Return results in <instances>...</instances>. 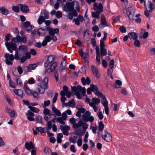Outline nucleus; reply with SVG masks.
Returning <instances> with one entry per match:
<instances>
[{
	"mask_svg": "<svg viewBox=\"0 0 155 155\" xmlns=\"http://www.w3.org/2000/svg\"><path fill=\"white\" fill-rule=\"evenodd\" d=\"M56 120L58 123L63 125H64L65 124V122L64 121L65 120H64V119L61 117H58L56 119Z\"/></svg>",
	"mask_w": 155,
	"mask_h": 155,
	"instance_id": "49530a36",
	"label": "nucleus"
},
{
	"mask_svg": "<svg viewBox=\"0 0 155 155\" xmlns=\"http://www.w3.org/2000/svg\"><path fill=\"white\" fill-rule=\"evenodd\" d=\"M103 6L101 3L98 5L97 3H94L93 6V9L96 11L102 12H103Z\"/></svg>",
	"mask_w": 155,
	"mask_h": 155,
	"instance_id": "4468645a",
	"label": "nucleus"
},
{
	"mask_svg": "<svg viewBox=\"0 0 155 155\" xmlns=\"http://www.w3.org/2000/svg\"><path fill=\"white\" fill-rule=\"evenodd\" d=\"M19 5H20V9L22 12H26L29 11V9L27 6L21 4H20Z\"/></svg>",
	"mask_w": 155,
	"mask_h": 155,
	"instance_id": "c85d7f7f",
	"label": "nucleus"
},
{
	"mask_svg": "<svg viewBox=\"0 0 155 155\" xmlns=\"http://www.w3.org/2000/svg\"><path fill=\"white\" fill-rule=\"evenodd\" d=\"M46 19L42 16H40L38 19V22L39 25H41L44 22Z\"/></svg>",
	"mask_w": 155,
	"mask_h": 155,
	"instance_id": "58836bf2",
	"label": "nucleus"
},
{
	"mask_svg": "<svg viewBox=\"0 0 155 155\" xmlns=\"http://www.w3.org/2000/svg\"><path fill=\"white\" fill-rule=\"evenodd\" d=\"M74 2H68L64 6L63 8L64 11L66 12H72L74 10Z\"/></svg>",
	"mask_w": 155,
	"mask_h": 155,
	"instance_id": "20e7f679",
	"label": "nucleus"
},
{
	"mask_svg": "<svg viewBox=\"0 0 155 155\" xmlns=\"http://www.w3.org/2000/svg\"><path fill=\"white\" fill-rule=\"evenodd\" d=\"M26 115L27 117H34L35 116L34 114L31 112V110H28L27 113H26Z\"/></svg>",
	"mask_w": 155,
	"mask_h": 155,
	"instance_id": "6e6d98bb",
	"label": "nucleus"
},
{
	"mask_svg": "<svg viewBox=\"0 0 155 155\" xmlns=\"http://www.w3.org/2000/svg\"><path fill=\"white\" fill-rule=\"evenodd\" d=\"M2 13L3 15H7L9 13V11L4 7H0V13Z\"/></svg>",
	"mask_w": 155,
	"mask_h": 155,
	"instance_id": "4be33fe9",
	"label": "nucleus"
},
{
	"mask_svg": "<svg viewBox=\"0 0 155 155\" xmlns=\"http://www.w3.org/2000/svg\"><path fill=\"white\" fill-rule=\"evenodd\" d=\"M120 30L122 33H125L127 31V30L125 27L124 26H122L120 28Z\"/></svg>",
	"mask_w": 155,
	"mask_h": 155,
	"instance_id": "13d9d810",
	"label": "nucleus"
},
{
	"mask_svg": "<svg viewBox=\"0 0 155 155\" xmlns=\"http://www.w3.org/2000/svg\"><path fill=\"white\" fill-rule=\"evenodd\" d=\"M134 9L131 7L128 8L127 9V15L130 20H133L134 19Z\"/></svg>",
	"mask_w": 155,
	"mask_h": 155,
	"instance_id": "1a4fd4ad",
	"label": "nucleus"
},
{
	"mask_svg": "<svg viewBox=\"0 0 155 155\" xmlns=\"http://www.w3.org/2000/svg\"><path fill=\"white\" fill-rule=\"evenodd\" d=\"M57 65V63L56 62H54L52 63L51 64L49 65V67L47 69V72L48 73H50L54 71Z\"/></svg>",
	"mask_w": 155,
	"mask_h": 155,
	"instance_id": "2eb2a0df",
	"label": "nucleus"
},
{
	"mask_svg": "<svg viewBox=\"0 0 155 155\" xmlns=\"http://www.w3.org/2000/svg\"><path fill=\"white\" fill-rule=\"evenodd\" d=\"M101 29H103L104 27H108L109 25L106 21L105 18L104 16H102L101 20Z\"/></svg>",
	"mask_w": 155,
	"mask_h": 155,
	"instance_id": "dca6fc26",
	"label": "nucleus"
},
{
	"mask_svg": "<svg viewBox=\"0 0 155 155\" xmlns=\"http://www.w3.org/2000/svg\"><path fill=\"white\" fill-rule=\"evenodd\" d=\"M60 128L61 129H63L65 130H69L70 129V127L68 125H65L63 126L62 125H61L60 126Z\"/></svg>",
	"mask_w": 155,
	"mask_h": 155,
	"instance_id": "09e8293b",
	"label": "nucleus"
},
{
	"mask_svg": "<svg viewBox=\"0 0 155 155\" xmlns=\"http://www.w3.org/2000/svg\"><path fill=\"white\" fill-rule=\"evenodd\" d=\"M47 31V28L46 29L40 28L37 31V33L39 36H42L46 34Z\"/></svg>",
	"mask_w": 155,
	"mask_h": 155,
	"instance_id": "393cba45",
	"label": "nucleus"
},
{
	"mask_svg": "<svg viewBox=\"0 0 155 155\" xmlns=\"http://www.w3.org/2000/svg\"><path fill=\"white\" fill-rule=\"evenodd\" d=\"M92 69L93 73L98 78L99 77L98 74L99 70L98 68L96 67L93 66Z\"/></svg>",
	"mask_w": 155,
	"mask_h": 155,
	"instance_id": "c756f323",
	"label": "nucleus"
},
{
	"mask_svg": "<svg viewBox=\"0 0 155 155\" xmlns=\"http://www.w3.org/2000/svg\"><path fill=\"white\" fill-rule=\"evenodd\" d=\"M37 67V65L35 64H30L28 66L27 68L29 70L35 69Z\"/></svg>",
	"mask_w": 155,
	"mask_h": 155,
	"instance_id": "a18cd8bd",
	"label": "nucleus"
},
{
	"mask_svg": "<svg viewBox=\"0 0 155 155\" xmlns=\"http://www.w3.org/2000/svg\"><path fill=\"white\" fill-rule=\"evenodd\" d=\"M68 106L71 107H74L75 103L74 100L69 101L68 102Z\"/></svg>",
	"mask_w": 155,
	"mask_h": 155,
	"instance_id": "8fccbe9b",
	"label": "nucleus"
},
{
	"mask_svg": "<svg viewBox=\"0 0 155 155\" xmlns=\"http://www.w3.org/2000/svg\"><path fill=\"white\" fill-rule=\"evenodd\" d=\"M42 15H43L44 16V18H45L46 19H48L49 18L48 14L49 12L46 11L44 9H42L41 10V13Z\"/></svg>",
	"mask_w": 155,
	"mask_h": 155,
	"instance_id": "2f4dec72",
	"label": "nucleus"
},
{
	"mask_svg": "<svg viewBox=\"0 0 155 155\" xmlns=\"http://www.w3.org/2000/svg\"><path fill=\"white\" fill-rule=\"evenodd\" d=\"M52 110L57 117H59L61 116V114L59 110L55 108L53 105L52 107Z\"/></svg>",
	"mask_w": 155,
	"mask_h": 155,
	"instance_id": "a878e982",
	"label": "nucleus"
},
{
	"mask_svg": "<svg viewBox=\"0 0 155 155\" xmlns=\"http://www.w3.org/2000/svg\"><path fill=\"white\" fill-rule=\"evenodd\" d=\"M67 61L65 60L62 61L61 65L60 67V69L61 70H63L65 69L66 66Z\"/></svg>",
	"mask_w": 155,
	"mask_h": 155,
	"instance_id": "f704fd0d",
	"label": "nucleus"
},
{
	"mask_svg": "<svg viewBox=\"0 0 155 155\" xmlns=\"http://www.w3.org/2000/svg\"><path fill=\"white\" fill-rule=\"evenodd\" d=\"M102 98L101 103L104 107V109L106 114L108 115L109 113V107L108 106V102L105 96H103Z\"/></svg>",
	"mask_w": 155,
	"mask_h": 155,
	"instance_id": "423d86ee",
	"label": "nucleus"
},
{
	"mask_svg": "<svg viewBox=\"0 0 155 155\" xmlns=\"http://www.w3.org/2000/svg\"><path fill=\"white\" fill-rule=\"evenodd\" d=\"M35 120L37 123H42V117L40 115H37L35 117Z\"/></svg>",
	"mask_w": 155,
	"mask_h": 155,
	"instance_id": "a19ab883",
	"label": "nucleus"
},
{
	"mask_svg": "<svg viewBox=\"0 0 155 155\" xmlns=\"http://www.w3.org/2000/svg\"><path fill=\"white\" fill-rule=\"evenodd\" d=\"M83 129L84 131H85L88 128V125L87 123H83Z\"/></svg>",
	"mask_w": 155,
	"mask_h": 155,
	"instance_id": "680f3d73",
	"label": "nucleus"
},
{
	"mask_svg": "<svg viewBox=\"0 0 155 155\" xmlns=\"http://www.w3.org/2000/svg\"><path fill=\"white\" fill-rule=\"evenodd\" d=\"M24 89L25 92L27 94H30L31 93V92L29 88L25 87Z\"/></svg>",
	"mask_w": 155,
	"mask_h": 155,
	"instance_id": "338daca9",
	"label": "nucleus"
},
{
	"mask_svg": "<svg viewBox=\"0 0 155 155\" xmlns=\"http://www.w3.org/2000/svg\"><path fill=\"white\" fill-rule=\"evenodd\" d=\"M94 120V118L93 116H89L87 119H86L84 121H89L91 122H93Z\"/></svg>",
	"mask_w": 155,
	"mask_h": 155,
	"instance_id": "e2e57ef3",
	"label": "nucleus"
},
{
	"mask_svg": "<svg viewBox=\"0 0 155 155\" xmlns=\"http://www.w3.org/2000/svg\"><path fill=\"white\" fill-rule=\"evenodd\" d=\"M36 130H35L33 129L34 134L35 135H37L39 132L41 133H43L46 132V129L45 130V128L42 127H36Z\"/></svg>",
	"mask_w": 155,
	"mask_h": 155,
	"instance_id": "a211bd4d",
	"label": "nucleus"
},
{
	"mask_svg": "<svg viewBox=\"0 0 155 155\" xmlns=\"http://www.w3.org/2000/svg\"><path fill=\"white\" fill-rule=\"evenodd\" d=\"M91 88L92 91L94 92L95 94L97 96L101 98L103 96V94L100 92L96 85L93 84L91 85Z\"/></svg>",
	"mask_w": 155,
	"mask_h": 155,
	"instance_id": "9b49d317",
	"label": "nucleus"
},
{
	"mask_svg": "<svg viewBox=\"0 0 155 155\" xmlns=\"http://www.w3.org/2000/svg\"><path fill=\"white\" fill-rule=\"evenodd\" d=\"M12 10L16 12H18L19 11V7L17 6H14L12 7Z\"/></svg>",
	"mask_w": 155,
	"mask_h": 155,
	"instance_id": "5fc2aeb1",
	"label": "nucleus"
},
{
	"mask_svg": "<svg viewBox=\"0 0 155 155\" xmlns=\"http://www.w3.org/2000/svg\"><path fill=\"white\" fill-rule=\"evenodd\" d=\"M122 83L121 81L117 80L115 82V84L114 85L116 88H120V86L122 85Z\"/></svg>",
	"mask_w": 155,
	"mask_h": 155,
	"instance_id": "4c0bfd02",
	"label": "nucleus"
},
{
	"mask_svg": "<svg viewBox=\"0 0 155 155\" xmlns=\"http://www.w3.org/2000/svg\"><path fill=\"white\" fill-rule=\"evenodd\" d=\"M9 85L10 87L13 88L16 87V85L11 80H10L9 81Z\"/></svg>",
	"mask_w": 155,
	"mask_h": 155,
	"instance_id": "69168bd1",
	"label": "nucleus"
},
{
	"mask_svg": "<svg viewBox=\"0 0 155 155\" xmlns=\"http://www.w3.org/2000/svg\"><path fill=\"white\" fill-rule=\"evenodd\" d=\"M19 49L21 54H25L27 51L28 47L26 45H23L19 47Z\"/></svg>",
	"mask_w": 155,
	"mask_h": 155,
	"instance_id": "412c9836",
	"label": "nucleus"
},
{
	"mask_svg": "<svg viewBox=\"0 0 155 155\" xmlns=\"http://www.w3.org/2000/svg\"><path fill=\"white\" fill-rule=\"evenodd\" d=\"M31 94H32L34 98H36L38 97V93L35 91H33L32 92H31Z\"/></svg>",
	"mask_w": 155,
	"mask_h": 155,
	"instance_id": "052dcab7",
	"label": "nucleus"
},
{
	"mask_svg": "<svg viewBox=\"0 0 155 155\" xmlns=\"http://www.w3.org/2000/svg\"><path fill=\"white\" fill-rule=\"evenodd\" d=\"M97 115L98 116L99 119L101 120L103 119L104 116L101 111L97 113Z\"/></svg>",
	"mask_w": 155,
	"mask_h": 155,
	"instance_id": "4d7b16f0",
	"label": "nucleus"
},
{
	"mask_svg": "<svg viewBox=\"0 0 155 155\" xmlns=\"http://www.w3.org/2000/svg\"><path fill=\"white\" fill-rule=\"evenodd\" d=\"M43 114L44 115H48L49 116H51L54 115L52 114L51 112V111L48 108L44 109L43 111Z\"/></svg>",
	"mask_w": 155,
	"mask_h": 155,
	"instance_id": "473e14b6",
	"label": "nucleus"
},
{
	"mask_svg": "<svg viewBox=\"0 0 155 155\" xmlns=\"http://www.w3.org/2000/svg\"><path fill=\"white\" fill-rule=\"evenodd\" d=\"M60 95L61 96V101L63 103L66 100V98L64 97L65 94H64L63 91H61Z\"/></svg>",
	"mask_w": 155,
	"mask_h": 155,
	"instance_id": "79ce46f5",
	"label": "nucleus"
},
{
	"mask_svg": "<svg viewBox=\"0 0 155 155\" xmlns=\"http://www.w3.org/2000/svg\"><path fill=\"white\" fill-rule=\"evenodd\" d=\"M37 90L41 94H43L45 92V90L47 88H46L45 87H42L41 85H37Z\"/></svg>",
	"mask_w": 155,
	"mask_h": 155,
	"instance_id": "b1692460",
	"label": "nucleus"
},
{
	"mask_svg": "<svg viewBox=\"0 0 155 155\" xmlns=\"http://www.w3.org/2000/svg\"><path fill=\"white\" fill-rule=\"evenodd\" d=\"M97 128V126L95 127L91 126L90 127V129H92V131L94 134L96 133Z\"/></svg>",
	"mask_w": 155,
	"mask_h": 155,
	"instance_id": "0e129e2a",
	"label": "nucleus"
},
{
	"mask_svg": "<svg viewBox=\"0 0 155 155\" xmlns=\"http://www.w3.org/2000/svg\"><path fill=\"white\" fill-rule=\"evenodd\" d=\"M55 57L53 55H50L48 57L47 60L44 63L45 68H47L54 61Z\"/></svg>",
	"mask_w": 155,
	"mask_h": 155,
	"instance_id": "ddd939ff",
	"label": "nucleus"
},
{
	"mask_svg": "<svg viewBox=\"0 0 155 155\" xmlns=\"http://www.w3.org/2000/svg\"><path fill=\"white\" fill-rule=\"evenodd\" d=\"M114 59H112L110 62L109 64V67L110 68L112 69L114 68Z\"/></svg>",
	"mask_w": 155,
	"mask_h": 155,
	"instance_id": "bf43d9fd",
	"label": "nucleus"
},
{
	"mask_svg": "<svg viewBox=\"0 0 155 155\" xmlns=\"http://www.w3.org/2000/svg\"><path fill=\"white\" fill-rule=\"evenodd\" d=\"M35 81L33 78H30L28 80V83L29 84H33L35 83Z\"/></svg>",
	"mask_w": 155,
	"mask_h": 155,
	"instance_id": "774afa93",
	"label": "nucleus"
},
{
	"mask_svg": "<svg viewBox=\"0 0 155 155\" xmlns=\"http://www.w3.org/2000/svg\"><path fill=\"white\" fill-rule=\"evenodd\" d=\"M14 93L16 95L23 98V92L21 89H15L13 90Z\"/></svg>",
	"mask_w": 155,
	"mask_h": 155,
	"instance_id": "aec40b11",
	"label": "nucleus"
},
{
	"mask_svg": "<svg viewBox=\"0 0 155 155\" xmlns=\"http://www.w3.org/2000/svg\"><path fill=\"white\" fill-rule=\"evenodd\" d=\"M48 77H45L42 80L41 82V84L46 88H48Z\"/></svg>",
	"mask_w": 155,
	"mask_h": 155,
	"instance_id": "cd10ccee",
	"label": "nucleus"
},
{
	"mask_svg": "<svg viewBox=\"0 0 155 155\" xmlns=\"http://www.w3.org/2000/svg\"><path fill=\"white\" fill-rule=\"evenodd\" d=\"M77 144L79 147L81 146L82 144V137H80L78 140L77 141Z\"/></svg>",
	"mask_w": 155,
	"mask_h": 155,
	"instance_id": "603ef678",
	"label": "nucleus"
},
{
	"mask_svg": "<svg viewBox=\"0 0 155 155\" xmlns=\"http://www.w3.org/2000/svg\"><path fill=\"white\" fill-rule=\"evenodd\" d=\"M83 124V122L81 120H80L78 123H75L73 125V127L75 129H78L81 127Z\"/></svg>",
	"mask_w": 155,
	"mask_h": 155,
	"instance_id": "72a5a7b5",
	"label": "nucleus"
},
{
	"mask_svg": "<svg viewBox=\"0 0 155 155\" xmlns=\"http://www.w3.org/2000/svg\"><path fill=\"white\" fill-rule=\"evenodd\" d=\"M50 103V101L49 100L45 101L44 102V104H41V105L43 108H45L47 106H49Z\"/></svg>",
	"mask_w": 155,
	"mask_h": 155,
	"instance_id": "37998d69",
	"label": "nucleus"
},
{
	"mask_svg": "<svg viewBox=\"0 0 155 155\" xmlns=\"http://www.w3.org/2000/svg\"><path fill=\"white\" fill-rule=\"evenodd\" d=\"M100 102L101 100L99 99L93 97L92 99V101L89 103V105L93 108L95 112H96L98 109V105Z\"/></svg>",
	"mask_w": 155,
	"mask_h": 155,
	"instance_id": "f03ea898",
	"label": "nucleus"
},
{
	"mask_svg": "<svg viewBox=\"0 0 155 155\" xmlns=\"http://www.w3.org/2000/svg\"><path fill=\"white\" fill-rule=\"evenodd\" d=\"M47 30L48 31L49 35H46L42 42V45L43 46H45L48 42H50L51 40L55 42L57 40V38L55 36V34H58L59 32L58 28H56L53 29L49 27L47 28Z\"/></svg>",
	"mask_w": 155,
	"mask_h": 155,
	"instance_id": "f257e3e1",
	"label": "nucleus"
},
{
	"mask_svg": "<svg viewBox=\"0 0 155 155\" xmlns=\"http://www.w3.org/2000/svg\"><path fill=\"white\" fill-rule=\"evenodd\" d=\"M5 45L7 49L10 53H12V51L11 49H12L14 51L16 50L17 48V45L16 44L11 41L10 43L7 42L5 43Z\"/></svg>",
	"mask_w": 155,
	"mask_h": 155,
	"instance_id": "0eeeda50",
	"label": "nucleus"
},
{
	"mask_svg": "<svg viewBox=\"0 0 155 155\" xmlns=\"http://www.w3.org/2000/svg\"><path fill=\"white\" fill-rule=\"evenodd\" d=\"M5 62L6 64L8 65H12L13 61L14 59V55L12 54H9L6 53L5 55Z\"/></svg>",
	"mask_w": 155,
	"mask_h": 155,
	"instance_id": "7ed1b4c3",
	"label": "nucleus"
},
{
	"mask_svg": "<svg viewBox=\"0 0 155 155\" xmlns=\"http://www.w3.org/2000/svg\"><path fill=\"white\" fill-rule=\"evenodd\" d=\"M55 15L56 17L58 18H61L62 16V13L60 11H58L56 13Z\"/></svg>",
	"mask_w": 155,
	"mask_h": 155,
	"instance_id": "864d4df0",
	"label": "nucleus"
},
{
	"mask_svg": "<svg viewBox=\"0 0 155 155\" xmlns=\"http://www.w3.org/2000/svg\"><path fill=\"white\" fill-rule=\"evenodd\" d=\"M104 128V124L103 122L101 121L98 124V129L100 131H102Z\"/></svg>",
	"mask_w": 155,
	"mask_h": 155,
	"instance_id": "de8ad7c7",
	"label": "nucleus"
},
{
	"mask_svg": "<svg viewBox=\"0 0 155 155\" xmlns=\"http://www.w3.org/2000/svg\"><path fill=\"white\" fill-rule=\"evenodd\" d=\"M26 41V38L24 37H21L18 35L16 37H13L11 39V42L15 43L25 42Z\"/></svg>",
	"mask_w": 155,
	"mask_h": 155,
	"instance_id": "6e6552de",
	"label": "nucleus"
},
{
	"mask_svg": "<svg viewBox=\"0 0 155 155\" xmlns=\"http://www.w3.org/2000/svg\"><path fill=\"white\" fill-rule=\"evenodd\" d=\"M28 107L31 111L35 113H39L40 111V110L36 107H33L30 106H28Z\"/></svg>",
	"mask_w": 155,
	"mask_h": 155,
	"instance_id": "ea45409f",
	"label": "nucleus"
},
{
	"mask_svg": "<svg viewBox=\"0 0 155 155\" xmlns=\"http://www.w3.org/2000/svg\"><path fill=\"white\" fill-rule=\"evenodd\" d=\"M101 136L104 140L107 142H110L112 140V137L110 134L106 130H104Z\"/></svg>",
	"mask_w": 155,
	"mask_h": 155,
	"instance_id": "9d476101",
	"label": "nucleus"
},
{
	"mask_svg": "<svg viewBox=\"0 0 155 155\" xmlns=\"http://www.w3.org/2000/svg\"><path fill=\"white\" fill-rule=\"evenodd\" d=\"M25 148L28 150L35 148V146L31 141L26 142L25 144Z\"/></svg>",
	"mask_w": 155,
	"mask_h": 155,
	"instance_id": "f3484780",
	"label": "nucleus"
},
{
	"mask_svg": "<svg viewBox=\"0 0 155 155\" xmlns=\"http://www.w3.org/2000/svg\"><path fill=\"white\" fill-rule=\"evenodd\" d=\"M107 51L105 48H101V54L102 56H105L107 54Z\"/></svg>",
	"mask_w": 155,
	"mask_h": 155,
	"instance_id": "c03bdc74",
	"label": "nucleus"
},
{
	"mask_svg": "<svg viewBox=\"0 0 155 155\" xmlns=\"http://www.w3.org/2000/svg\"><path fill=\"white\" fill-rule=\"evenodd\" d=\"M81 82L83 85L85 86L86 84L89 85L91 83V80L88 77H87L85 78L84 77H83L81 78Z\"/></svg>",
	"mask_w": 155,
	"mask_h": 155,
	"instance_id": "6ab92c4d",
	"label": "nucleus"
},
{
	"mask_svg": "<svg viewBox=\"0 0 155 155\" xmlns=\"http://www.w3.org/2000/svg\"><path fill=\"white\" fill-rule=\"evenodd\" d=\"M91 114V113L89 111H86L85 114L82 115L83 120L85 121L90 116Z\"/></svg>",
	"mask_w": 155,
	"mask_h": 155,
	"instance_id": "e433bc0d",
	"label": "nucleus"
},
{
	"mask_svg": "<svg viewBox=\"0 0 155 155\" xmlns=\"http://www.w3.org/2000/svg\"><path fill=\"white\" fill-rule=\"evenodd\" d=\"M81 136L79 134L75 133L74 134L69 138V140L71 142L76 143Z\"/></svg>",
	"mask_w": 155,
	"mask_h": 155,
	"instance_id": "f8f14e48",
	"label": "nucleus"
},
{
	"mask_svg": "<svg viewBox=\"0 0 155 155\" xmlns=\"http://www.w3.org/2000/svg\"><path fill=\"white\" fill-rule=\"evenodd\" d=\"M101 13V12L97 11L93 12L92 13V17L95 18H100V15Z\"/></svg>",
	"mask_w": 155,
	"mask_h": 155,
	"instance_id": "c9c22d12",
	"label": "nucleus"
},
{
	"mask_svg": "<svg viewBox=\"0 0 155 155\" xmlns=\"http://www.w3.org/2000/svg\"><path fill=\"white\" fill-rule=\"evenodd\" d=\"M56 117L55 115H54V118L50 121L47 122V127L48 129H51L52 126V122L54 123L56 120Z\"/></svg>",
	"mask_w": 155,
	"mask_h": 155,
	"instance_id": "5701e85b",
	"label": "nucleus"
},
{
	"mask_svg": "<svg viewBox=\"0 0 155 155\" xmlns=\"http://www.w3.org/2000/svg\"><path fill=\"white\" fill-rule=\"evenodd\" d=\"M14 59L17 60H20V57L18 54V51L17 50L15 51V54L14 57Z\"/></svg>",
	"mask_w": 155,
	"mask_h": 155,
	"instance_id": "3c124183",
	"label": "nucleus"
},
{
	"mask_svg": "<svg viewBox=\"0 0 155 155\" xmlns=\"http://www.w3.org/2000/svg\"><path fill=\"white\" fill-rule=\"evenodd\" d=\"M145 7L147 10L150 12H151L154 9V5L151 2L148 0H145L144 2Z\"/></svg>",
	"mask_w": 155,
	"mask_h": 155,
	"instance_id": "39448f33",
	"label": "nucleus"
},
{
	"mask_svg": "<svg viewBox=\"0 0 155 155\" xmlns=\"http://www.w3.org/2000/svg\"><path fill=\"white\" fill-rule=\"evenodd\" d=\"M129 37L130 39L137 40V36L136 33L131 32L129 33L128 34Z\"/></svg>",
	"mask_w": 155,
	"mask_h": 155,
	"instance_id": "bb28decb",
	"label": "nucleus"
},
{
	"mask_svg": "<svg viewBox=\"0 0 155 155\" xmlns=\"http://www.w3.org/2000/svg\"><path fill=\"white\" fill-rule=\"evenodd\" d=\"M80 56L83 57L85 61H87V58L89 56L88 54L82 51H81L80 53Z\"/></svg>",
	"mask_w": 155,
	"mask_h": 155,
	"instance_id": "7c9ffc66",
	"label": "nucleus"
}]
</instances>
